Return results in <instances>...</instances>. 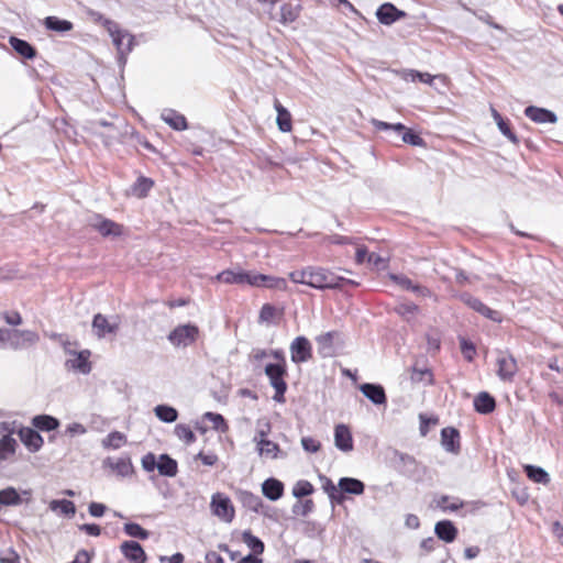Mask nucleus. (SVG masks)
<instances>
[{
    "mask_svg": "<svg viewBox=\"0 0 563 563\" xmlns=\"http://www.w3.org/2000/svg\"><path fill=\"white\" fill-rule=\"evenodd\" d=\"M289 278L296 284H302L316 289H333L339 287L342 277L318 266H307L289 273Z\"/></svg>",
    "mask_w": 563,
    "mask_h": 563,
    "instance_id": "nucleus-1",
    "label": "nucleus"
},
{
    "mask_svg": "<svg viewBox=\"0 0 563 563\" xmlns=\"http://www.w3.org/2000/svg\"><path fill=\"white\" fill-rule=\"evenodd\" d=\"M38 339V334L31 330L0 329V343L3 349H24L34 345Z\"/></svg>",
    "mask_w": 563,
    "mask_h": 563,
    "instance_id": "nucleus-2",
    "label": "nucleus"
},
{
    "mask_svg": "<svg viewBox=\"0 0 563 563\" xmlns=\"http://www.w3.org/2000/svg\"><path fill=\"white\" fill-rule=\"evenodd\" d=\"M104 26L112 38L119 54V63L124 65L126 62V55L132 51L134 45V36L125 30L119 27V25L107 20Z\"/></svg>",
    "mask_w": 563,
    "mask_h": 563,
    "instance_id": "nucleus-3",
    "label": "nucleus"
},
{
    "mask_svg": "<svg viewBox=\"0 0 563 563\" xmlns=\"http://www.w3.org/2000/svg\"><path fill=\"white\" fill-rule=\"evenodd\" d=\"M265 375L268 377L271 386L275 390L273 399L277 402H284V395L287 390L285 376L287 375L286 365L283 363H269L265 366Z\"/></svg>",
    "mask_w": 563,
    "mask_h": 563,
    "instance_id": "nucleus-4",
    "label": "nucleus"
},
{
    "mask_svg": "<svg viewBox=\"0 0 563 563\" xmlns=\"http://www.w3.org/2000/svg\"><path fill=\"white\" fill-rule=\"evenodd\" d=\"M199 336V328L192 323L179 324L167 335L168 342L174 347H187L192 345Z\"/></svg>",
    "mask_w": 563,
    "mask_h": 563,
    "instance_id": "nucleus-5",
    "label": "nucleus"
},
{
    "mask_svg": "<svg viewBox=\"0 0 563 563\" xmlns=\"http://www.w3.org/2000/svg\"><path fill=\"white\" fill-rule=\"evenodd\" d=\"M210 508L212 514L224 522H231L234 519V507L230 498L224 494H213L211 497Z\"/></svg>",
    "mask_w": 563,
    "mask_h": 563,
    "instance_id": "nucleus-6",
    "label": "nucleus"
},
{
    "mask_svg": "<svg viewBox=\"0 0 563 563\" xmlns=\"http://www.w3.org/2000/svg\"><path fill=\"white\" fill-rule=\"evenodd\" d=\"M497 376L503 382H512L517 372L518 364L516 358L507 352H498L497 360Z\"/></svg>",
    "mask_w": 563,
    "mask_h": 563,
    "instance_id": "nucleus-7",
    "label": "nucleus"
},
{
    "mask_svg": "<svg viewBox=\"0 0 563 563\" xmlns=\"http://www.w3.org/2000/svg\"><path fill=\"white\" fill-rule=\"evenodd\" d=\"M88 223L97 230L102 236H120L123 233V227L114 221L107 219L100 214H93L89 218Z\"/></svg>",
    "mask_w": 563,
    "mask_h": 563,
    "instance_id": "nucleus-8",
    "label": "nucleus"
},
{
    "mask_svg": "<svg viewBox=\"0 0 563 563\" xmlns=\"http://www.w3.org/2000/svg\"><path fill=\"white\" fill-rule=\"evenodd\" d=\"M90 356L91 352L89 350L71 353L70 357L65 360V368L69 372L87 375L91 372Z\"/></svg>",
    "mask_w": 563,
    "mask_h": 563,
    "instance_id": "nucleus-9",
    "label": "nucleus"
},
{
    "mask_svg": "<svg viewBox=\"0 0 563 563\" xmlns=\"http://www.w3.org/2000/svg\"><path fill=\"white\" fill-rule=\"evenodd\" d=\"M256 451L263 460H277L286 457V453L279 448V445L267 438H254L253 439Z\"/></svg>",
    "mask_w": 563,
    "mask_h": 563,
    "instance_id": "nucleus-10",
    "label": "nucleus"
},
{
    "mask_svg": "<svg viewBox=\"0 0 563 563\" xmlns=\"http://www.w3.org/2000/svg\"><path fill=\"white\" fill-rule=\"evenodd\" d=\"M290 357L296 364L305 363L312 356V347L305 336H297L290 344Z\"/></svg>",
    "mask_w": 563,
    "mask_h": 563,
    "instance_id": "nucleus-11",
    "label": "nucleus"
},
{
    "mask_svg": "<svg viewBox=\"0 0 563 563\" xmlns=\"http://www.w3.org/2000/svg\"><path fill=\"white\" fill-rule=\"evenodd\" d=\"M118 329L119 322L115 319L109 320L101 313H98L93 317L92 330L99 339H102L108 334L115 333Z\"/></svg>",
    "mask_w": 563,
    "mask_h": 563,
    "instance_id": "nucleus-12",
    "label": "nucleus"
},
{
    "mask_svg": "<svg viewBox=\"0 0 563 563\" xmlns=\"http://www.w3.org/2000/svg\"><path fill=\"white\" fill-rule=\"evenodd\" d=\"M253 272H244L241 269H225L219 273L214 279L225 284H247L251 286Z\"/></svg>",
    "mask_w": 563,
    "mask_h": 563,
    "instance_id": "nucleus-13",
    "label": "nucleus"
},
{
    "mask_svg": "<svg viewBox=\"0 0 563 563\" xmlns=\"http://www.w3.org/2000/svg\"><path fill=\"white\" fill-rule=\"evenodd\" d=\"M31 498V490L25 489L19 493L14 487L10 486L0 490V505L2 506H19Z\"/></svg>",
    "mask_w": 563,
    "mask_h": 563,
    "instance_id": "nucleus-14",
    "label": "nucleus"
},
{
    "mask_svg": "<svg viewBox=\"0 0 563 563\" xmlns=\"http://www.w3.org/2000/svg\"><path fill=\"white\" fill-rule=\"evenodd\" d=\"M461 298L465 305H467L470 308L477 311L478 313L483 314L487 319H490L495 322L501 321L500 313L498 311L493 310L489 307H487L479 299H477L471 295H467V294L462 295Z\"/></svg>",
    "mask_w": 563,
    "mask_h": 563,
    "instance_id": "nucleus-15",
    "label": "nucleus"
},
{
    "mask_svg": "<svg viewBox=\"0 0 563 563\" xmlns=\"http://www.w3.org/2000/svg\"><path fill=\"white\" fill-rule=\"evenodd\" d=\"M19 437L22 443L27 448L30 452H37L44 444L42 435L32 428L22 427L19 430Z\"/></svg>",
    "mask_w": 563,
    "mask_h": 563,
    "instance_id": "nucleus-16",
    "label": "nucleus"
},
{
    "mask_svg": "<svg viewBox=\"0 0 563 563\" xmlns=\"http://www.w3.org/2000/svg\"><path fill=\"white\" fill-rule=\"evenodd\" d=\"M334 445L342 452L353 450V438L347 426L340 423L334 428Z\"/></svg>",
    "mask_w": 563,
    "mask_h": 563,
    "instance_id": "nucleus-17",
    "label": "nucleus"
},
{
    "mask_svg": "<svg viewBox=\"0 0 563 563\" xmlns=\"http://www.w3.org/2000/svg\"><path fill=\"white\" fill-rule=\"evenodd\" d=\"M251 286L285 290L287 288V282L280 277L253 273Z\"/></svg>",
    "mask_w": 563,
    "mask_h": 563,
    "instance_id": "nucleus-18",
    "label": "nucleus"
},
{
    "mask_svg": "<svg viewBox=\"0 0 563 563\" xmlns=\"http://www.w3.org/2000/svg\"><path fill=\"white\" fill-rule=\"evenodd\" d=\"M525 115L529 118L531 121L543 124V123H556L558 117L554 112L544 109L538 108L534 106H529L525 109Z\"/></svg>",
    "mask_w": 563,
    "mask_h": 563,
    "instance_id": "nucleus-19",
    "label": "nucleus"
},
{
    "mask_svg": "<svg viewBox=\"0 0 563 563\" xmlns=\"http://www.w3.org/2000/svg\"><path fill=\"white\" fill-rule=\"evenodd\" d=\"M123 555L132 563H145L146 553L140 543L135 541H125L120 547Z\"/></svg>",
    "mask_w": 563,
    "mask_h": 563,
    "instance_id": "nucleus-20",
    "label": "nucleus"
},
{
    "mask_svg": "<svg viewBox=\"0 0 563 563\" xmlns=\"http://www.w3.org/2000/svg\"><path fill=\"white\" fill-rule=\"evenodd\" d=\"M405 15L406 13L404 11L398 10L391 3H384L376 11L378 21L385 25H390Z\"/></svg>",
    "mask_w": 563,
    "mask_h": 563,
    "instance_id": "nucleus-21",
    "label": "nucleus"
},
{
    "mask_svg": "<svg viewBox=\"0 0 563 563\" xmlns=\"http://www.w3.org/2000/svg\"><path fill=\"white\" fill-rule=\"evenodd\" d=\"M103 466L110 468L121 477H126L133 472V466L129 457H107L103 461Z\"/></svg>",
    "mask_w": 563,
    "mask_h": 563,
    "instance_id": "nucleus-22",
    "label": "nucleus"
},
{
    "mask_svg": "<svg viewBox=\"0 0 563 563\" xmlns=\"http://www.w3.org/2000/svg\"><path fill=\"white\" fill-rule=\"evenodd\" d=\"M441 443L445 451L459 453L460 451V433L455 428H444L441 431Z\"/></svg>",
    "mask_w": 563,
    "mask_h": 563,
    "instance_id": "nucleus-23",
    "label": "nucleus"
},
{
    "mask_svg": "<svg viewBox=\"0 0 563 563\" xmlns=\"http://www.w3.org/2000/svg\"><path fill=\"white\" fill-rule=\"evenodd\" d=\"M360 389L373 404L383 405L386 402L385 390L380 385L366 383L363 384Z\"/></svg>",
    "mask_w": 563,
    "mask_h": 563,
    "instance_id": "nucleus-24",
    "label": "nucleus"
},
{
    "mask_svg": "<svg viewBox=\"0 0 563 563\" xmlns=\"http://www.w3.org/2000/svg\"><path fill=\"white\" fill-rule=\"evenodd\" d=\"M262 492L269 500H278L284 494V484L276 478H268L262 484Z\"/></svg>",
    "mask_w": 563,
    "mask_h": 563,
    "instance_id": "nucleus-25",
    "label": "nucleus"
},
{
    "mask_svg": "<svg viewBox=\"0 0 563 563\" xmlns=\"http://www.w3.org/2000/svg\"><path fill=\"white\" fill-rule=\"evenodd\" d=\"M274 108L277 112L276 123L278 129L282 132H290L292 129L290 112L277 99L274 102Z\"/></svg>",
    "mask_w": 563,
    "mask_h": 563,
    "instance_id": "nucleus-26",
    "label": "nucleus"
},
{
    "mask_svg": "<svg viewBox=\"0 0 563 563\" xmlns=\"http://www.w3.org/2000/svg\"><path fill=\"white\" fill-rule=\"evenodd\" d=\"M434 532L439 539L445 542L454 541L457 534L456 528L449 520L439 521L434 527Z\"/></svg>",
    "mask_w": 563,
    "mask_h": 563,
    "instance_id": "nucleus-27",
    "label": "nucleus"
},
{
    "mask_svg": "<svg viewBox=\"0 0 563 563\" xmlns=\"http://www.w3.org/2000/svg\"><path fill=\"white\" fill-rule=\"evenodd\" d=\"M157 471L163 476L174 477L178 472L177 462L167 454L159 455Z\"/></svg>",
    "mask_w": 563,
    "mask_h": 563,
    "instance_id": "nucleus-28",
    "label": "nucleus"
},
{
    "mask_svg": "<svg viewBox=\"0 0 563 563\" xmlns=\"http://www.w3.org/2000/svg\"><path fill=\"white\" fill-rule=\"evenodd\" d=\"M438 506L441 507L444 511H455L463 507H470L471 511L476 509V506L473 503H464L459 498L449 496H442L438 501Z\"/></svg>",
    "mask_w": 563,
    "mask_h": 563,
    "instance_id": "nucleus-29",
    "label": "nucleus"
},
{
    "mask_svg": "<svg viewBox=\"0 0 563 563\" xmlns=\"http://www.w3.org/2000/svg\"><path fill=\"white\" fill-rule=\"evenodd\" d=\"M495 399L486 391L479 393L474 399V407L479 413H490L495 409Z\"/></svg>",
    "mask_w": 563,
    "mask_h": 563,
    "instance_id": "nucleus-30",
    "label": "nucleus"
},
{
    "mask_svg": "<svg viewBox=\"0 0 563 563\" xmlns=\"http://www.w3.org/2000/svg\"><path fill=\"white\" fill-rule=\"evenodd\" d=\"M339 488L346 494L362 495L365 489L363 482L352 477H342L338 484Z\"/></svg>",
    "mask_w": 563,
    "mask_h": 563,
    "instance_id": "nucleus-31",
    "label": "nucleus"
},
{
    "mask_svg": "<svg viewBox=\"0 0 563 563\" xmlns=\"http://www.w3.org/2000/svg\"><path fill=\"white\" fill-rule=\"evenodd\" d=\"M44 25L47 30L54 31L56 33H66L73 30L74 25L70 21L59 19L57 16L51 15L44 19Z\"/></svg>",
    "mask_w": 563,
    "mask_h": 563,
    "instance_id": "nucleus-32",
    "label": "nucleus"
},
{
    "mask_svg": "<svg viewBox=\"0 0 563 563\" xmlns=\"http://www.w3.org/2000/svg\"><path fill=\"white\" fill-rule=\"evenodd\" d=\"M162 119L174 130L184 131L187 129L186 118L174 110L164 111L162 113Z\"/></svg>",
    "mask_w": 563,
    "mask_h": 563,
    "instance_id": "nucleus-33",
    "label": "nucleus"
},
{
    "mask_svg": "<svg viewBox=\"0 0 563 563\" xmlns=\"http://www.w3.org/2000/svg\"><path fill=\"white\" fill-rule=\"evenodd\" d=\"M301 11L300 4H294L290 2L280 5V18L279 22L283 24H289L297 20Z\"/></svg>",
    "mask_w": 563,
    "mask_h": 563,
    "instance_id": "nucleus-34",
    "label": "nucleus"
},
{
    "mask_svg": "<svg viewBox=\"0 0 563 563\" xmlns=\"http://www.w3.org/2000/svg\"><path fill=\"white\" fill-rule=\"evenodd\" d=\"M126 443V437L124 433L120 431L110 432L104 439L101 441V445L107 450H118Z\"/></svg>",
    "mask_w": 563,
    "mask_h": 563,
    "instance_id": "nucleus-35",
    "label": "nucleus"
},
{
    "mask_svg": "<svg viewBox=\"0 0 563 563\" xmlns=\"http://www.w3.org/2000/svg\"><path fill=\"white\" fill-rule=\"evenodd\" d=\"M390 277L404 289L411 290L422 297L430 296V290L428 288L413 285L412 282L406 276L391 275Z\"/></svg>",
    "mask_w": 563,
    "mask_h": 563,
    "instance_id": "nucleus-36",
    "label": "nucleus"
},
{
    "mask_svg": "<svg viewBox=\"0 0 563 563\" xmlns=\"http://www.w3.org/2000/svg\"><path fill=\"white\" fill-rule=\"evenodd\" d=\"M32 424L41 431H52L58 428L59 421L47 415H38L32 419Z\"/></svg>",
    "mask_w": 563,
    "mask_h": 563,
    "instance_id": "nucleus-37",
    "label": "nucleus"
},
{
    "mask_svg": "<svg viewBox=\"0 0 563 563\" xmlns=\"http://www.w3.org/2000/svg\"><path fill=\"white\" fill-rule=\"evenodd\" d=\"M492 117L494 118L500 133L506 136L510 142L514 144L518 143V137L516 134L510 130L508 121L504 120V118L499 114V112L492 108Z\"/></svg>",
    "mask_w": 563,
    "mask_h": 563,
    "instance_id": "nucleus-38",
    "label": "nucleus"
},
{
    "mask_svg": "<svg viewBox=\"0 0 563 563\" xmlns=\"http://www.w3.org/2000/svg\"><path fill=\"white\" fill-rule=\"evenodd\" d=\"M523 468L527 476L532 482L539 484H548L550 482L549 474L542 467L527 464L523 466Z\"/></svg>",
    "mask_w": 563,
    "mask_h": 563,
    "instance_id": "nucleus-39",
    "label": "nucleus"
},
{
    "mask_svg": "<svg viewBox=\"0 0 563 563\" xmlns=\"http://www.w3.org/2000/svg\"><path fill=\"white\" fill-rule=\"evenodd\" d=\"M154 413L161 421L166 423L175 422L178 418V411L167 405H157L154 408Z\"/></svg>",
    "mask_w": 563,
    "mask_h": 563,
    "instance_id": "nucleus-40",
    "label": "nucleus"
},
{
    "mask_svg": "<svg viewBox=\"0 0 563 563\" xmlns=\"http://www.w3.org/2000/svg\"><path fill=\"white\" fill-rule=\"evenodd\" d=\"M18 443L15 439L10 435H3L0 439V461H5L11 457L16 451Z\"/></svg>",
    "mask_w": 563,
    "mask_h": 563,
    "instance_id": "nucleus-41",
    "label": "nucleus"
},
{
    "mask_svg": "<svg viewBox=\"0 0 563 563\" xmlns=\"http://www.w3.org/2000/svg\"><path fill=\"white\" fill-rule=\"evenodd\" d=\"M336 336L338 332L335 331H330L318 335L316 341L319 345L320 353L323 355H329L332 351L333 341Z\"/></svg>",
    "mask_w": 563,
    "mask_h": 563,
    "instance_id": "nucleus-42",
    "label": "nucleus"
},
{
    "mask_svg": "<svg viewBox=\"0 0 563 563\" xmlns=\"http://www.w3.org/2000/svg\"><path fill=\"white\" fill-rule=\"evenodd\" d=\"M239 498L243 506L252 511L257 512L262 507V499L251 492H240Z\"/></svg>",
    "mask_w": 563,
    "mask_h": 563,
    "instance_id": "nucleus-43",
    "label": "nucleus"
},
{
    "mask_svg": "<svg viewBox=\"0 0 563 563\" xmlns=\"http://www.w3.org/2000/svg\"><path fill=\"white\" fill-rule=\"evenodd\" d=\"M10 44L16 53L25 58L31 59L35 56V49L26 41L12 36Z\"/></svg>",
    "mask_w": 563,
    "mask_h": 563,
    "instance_id": "nucleus-44",
    "label": "nucleus"
},
{
    "mask_svg": "<svg viewBox=\"0 0 563 563\" xmlns=\"http://www.w3.org/2000/svg\"><path fill=\"white\" fill-rule=\"evenodd\" d=\"M154 183L146 177H139L137 180L131 187L132 195L142 198L147 195V192L153 187Z\"/></svg>",
    "mask_w": 563,
    "mask_h": 563,
    "instance_id": "nucleus-45",
    "label": "nucleus"
},
{
    "mask_svg": "<svg viewBox=\"0 0 563 563\" xmlns=\"http://www.w3.org/2000/svg\"><path fill=\"white\" fill-rule=\"evenodd\" d=\"M49 508L53 511L60 510L62 514L66 516H74L76 512L75 504L67 499L62 500H52L49 504Z\"/></svg>",
    "mask_w": 563,
    "mask_h": 563,
    "instance_id": "nucleus-46",
    "label": "nucleus"
},
{
    "mask_svg": "<svg viewBox=\"0 0 563 563\" xmlns=\"http://www.w3.org/2000/svg\"><path fill=\"white\" fill-rule=\"evenodd\" d=\"M243 542L253 551L254 554H262L264 551V543L250 531H244L242 534Z\"/></svg>",
    "mask_w": 563,
    "mask_h": 563,
    "instance_id": "nucleus-47",
    "label": "nucleus"
},
{
    "mask_svg": "<svg viewBox=\"0 0 563 563\" xmlns=\"http://www.w3.org/2000/svg\"><path fill=\"white\" fill-rule=\"evenodd\" d=\"M320 481L322 483V488L328 494L329 498L331 500L340 503L342 500V496L339 493L338 487L333 484V482L323 475H320Z\"/></svg>",
    "mask_w": 563,
    "mask_h": 563,
    "instance_id": "nucleus-48",
    "label": "nucleus"
},
{
    "mask_svg": "<svg viewBox=\"0 0 563 563\" xmlns=\"http://www.w3.org/2000/svg\"><path fill=\"white\" fill-rule=\"evenodd\" d=\"M175 434L177 438L181 441H184L186 444H191L196 441V435L192 432V430L186 426V424H177L175 427Z\"/></svg>",
    "mask_w": 563,
    "mask_h": 563,
    "instance_id": "nucleus-49",
    "label": "nucleus"
},
{
    "mask_svg": "<svg viewBox=\"0 0 563 563\" xmlns=\"http://www.w3.org/2000/svg\"><path fill=\"white\" fill-rule=\"evenodd\" d=\"M124 532L133 538H139L141 540H145L148 538L150 533L147 530L143 529L139 523L129 522L124 525Z\"/></svg>",
    "mask_w": 563,
    "mask_h": 563,
    "instance_id": "nucleus-50",
    "label": "nucleus"
},
{
    "mask_svg": "<svg viewBox=\"0 0 563 563\" xmlns=\"http://www.w3.org/2000/svg\"><path fill=\"white\" fill-rule=\"evenodd\" d=\"M313 493V486L308 481H298L292 488V495L297 498L309 496Z\"/></svg>",
    "mask_w": 563,
    "mask_h": 563,
    "instance_id": "nucleus-51",
    "label": "nucleus"
},
{
    "mask_svg": "<svg viewBox=\"0 0 563 563\" xmlns=\"http://www.w3.org/2000/svg\"><path fill=\"white\" fill-rule=\"evenodd\" d=\"M395 310L399 316L409 320L417 313L418 306L412 302H401L396 306Z\"/></svg>",
    "mask_w": 563,
    "mask_h": 563,
    "instance_id": "nucleus-52",
    "label": "nucleus"
},
{
    "mask_svg": "<svg viewBox=\"0 0 563 563\" xmlns=\"http://www.w3.org/2000/svg\"><path fill=\"white\" fill-rule=\"evenodd\" d=\"M203 418L212 422L216 430L224 431L228 428L224 418L220 413L209 411L203 415Z\"/></svg>",
    "mask_w": 563,
    "mask_h": 563,
    "instance_id": "nucleus-53",
    "label": "nucleus"
},
{
    "mask_svg": "<svg viewBox=\"0 0 563 563\" xmlns=\"http://www.w3.org/2000/svg\"><path fill=\"white\" fill-rule=\"evenodd\" d=\"M367 264L373 269H385L387 267V261L378 254L369 253L367 256Z\"/></svg>",
    "mask_w": 563,
    "mask_h": 563,
    "instance_id": "nucleus-54",
    "label": "nucleus"
},
{
    "mask_svg": "<svg viewBox=\"0 0 563 563\" xmlns=\"http://www.w3.org/2000/svg\"><path fill=\"white\" fill-rule=\"evenodd\" d=\"M371 122H372L373 126L377 130H394L397 132L405 131V125L401 123L391 124V123H387V122H384V121H380L377 119H372Z\"/></svg>",
    "mask_w": 563,
    "mask_h": 563,
    "instance_id": "nucleus-55",
    "label": "nucleus"
},
{
    "mask_svg": "<svg viewBox=\"0 0 563 563\" xmlns=\"http://www.w3.org/2000/svg\"><path fill=\"white\" fill-rule=\"evenodd\" d=\"M301 445L302 449L308 453H317L321 448V443L311 437L301 438Z\"/></svg>",
    "mask_w": 563,
    "mask_h": 563,
    "instance_id": "nucleus-56",
    "label": "nucleus"
},
{
    "mask_svg": "<svg viewBox=\"0 0 563 563\" xmlns=\"http://www.w3.org/2000/svg\"><path fill=\"white\" fill-rule=\"evenodd\" d=\"M54 338L58 339V341L63 345V349H64L66 357H70L71 353H77L78 352L77 349H76L77 347V343L76 342H70V341H68L67 339H65L60 334L54 335Z\"/></svg>",
    "mask_w": 563,
    "mask_h": 563,
    "instance_id": "nucleus-57",
    "label": "nucleus"
},
{
    "mask_svg": "<svg viewBox=\"0 0 563 563\" xmlns=\"http://www.w3.org/2000/svg\"><path fill=\"white\" fill-rule=\"evenodd\" d=\"M396 75L401 78L402 80L405 81H411V82H415L418 80V77H421L420 76V71L418 70H415V69H401V70H397L396 71Z\"/></svg>",
    "mask_w": 563,
    "mask_h": 563,
    "instance_id": "nucleus-58",
    "label": "nucleus"
},
{
    "mask_svg": "<svg viewBox=\"0 0 563 563\" xmlns=\"http://www.w3.org/2000/svg\"><path fill=\"white\" fill-rule=\"evenodd\" d=\"M461 351L467 361L473 360V357L475 355V347H474L473 343L466 341L465 339H462L461 340Z\"/></svg>",
    "mask_w": 563,
    "mask_h": 563,
    "instance_id": "nucleus-59",
    "label": "nucleus"
},
{
    "mask_svg": "<svg viewBox=\"0 0 563 563\" xmlns=\"http://www.w3.org/2000/svg\"><path fill=\"white\" fill-rule=\"evenodd\" d=\"M142 466L145 471L152 472L157 468V460L154 454L148 453L142 459Z\"/></svg>",
    "mask_w": 563,
    "mask_h": 563,
    "instance_id": "nucleus-60",
    "label": "nucleus"
},
{
    "mask_svg": "<svg viewBox=\"0 0 563 563\" xmlns=\"http://www.w3.org/2000/svg\"><path fill=\"white\" fill-rule=\"evenodd\" d=\"M401 139L405 143H408V144H411L415 146H421L423 144V140L419 135H417L410 131L404 132Z\"/></svg>",
    "mask_w": 563,
    "mask_h": 563,
    "instance_id": "nucleus-61",
    "label": "nucleus"
},
{
    "mask_svg": "<svg viewBox=\"0 0 563 563\" xmlns=\"http://www.w3.org/2000/svg\"><path fill=\"white\" fill-rule=\"evenodd\" d=\"M86 432H87V429L85 428L84 424H81L79 422L70 423L66 428V433L69 434L70 437L81 435V434H85Z\"/></svg>",
    "mask_w": 563,
    "mask_h": 563,
    "instance_id": "nucleus-62",
    "label": "nucleus"
},
{
    "mask_svg": "<svg viewBox=\"0 0 563 563\" xmlns=\"http://www.w3.org/2000/svg\"><path fill=\"white\" fill-rule=\"evenodd\" d=\"M275 314V308L271 305H264L260 312L261 321H269Z\"/></svg>",
    "mask_w": 563,
    "mask_h": 563,
    "instance_id": "nucleus-63",
    "label": "nucleus"
},
{
    "mask_svg": "<svg viewBox=\"0 0 563 563\" xmlns=\"http://www.w3.org/2000/svg\"><path fill=\"white\" fill-rule=\"evenodd\" d=\"M161 563H183L184 562V555L181 553H175L172 556H159Z\"/></svg>",
    "mask_w": 563,
    "mask_h": 563,
    "instance_id": "nucleus-64",
    "label": "nucleus"
}]
</instances>
